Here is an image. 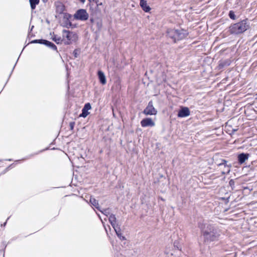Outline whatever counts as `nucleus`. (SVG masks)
Segmentation results:
<instances>
[{
    "mask_svg": "<svg viewBox=\"0 0 257 257\" xmlns=\"http://www.w3.org/2000/svg\"><path fill=\"white\" fill-rule=\"evenodd\" d=\"M11 75V74H10L9 77H10Z\"/></svg>",
    "mask_w": 257,
    "mask_h": 257,
    "instance_id": "nucleus-48",
    "label": "nucleus"
},
{
    "mask_svg": "<svg viewBox=\"0 0 257 257\" xmlns=\"http://www.w3.org/2000/svg\"><path fill=\"white\" fill-rule=\"evenodd\" d=\"M19 59V58H18L17 61H18Z\"/></svg>",
    "mask_w": 257,
    "mask_h": 257,
    "instance_id": "nucleus-44",
    "label": "nucleus"
},
{
    "mask_svg": "<svg viewBox=\"0 0 257 257\" xmlns=\"http://www.w3.org/2000/svg\"><path fill=\"white\" fill-rule=\"evenodd\" d=\"M13 70H14L13 69V70H12V71H11V73H12V72H13Z\"/></svg>",
    "mask_w": 257,
    "mask_h": 257,
    "instance_id": "nucleus-42",
    "label": "nucleus"
},
{
    "mask_svg": "<svg viewBox=\"0 0 257 257\" xmlns=\"http://www.w3.org/2000/svg\"><path fill=\"white\" fill-rule=\"evenodd\" d=\"M14 166V164H11L9 166H8L7 169H6V170H9V169H10L11 168H13Z\"/></svg>",
    "mask_w": 257,
    "mask_h": 257,
    "instance_id": "nucleus-28",
    "label": "nucleus"
},
{
    "mask_svg": "<svg viewBox=\"0 0 257 257\" xmlns=\"http://www.w3.org/2000/svg\"><path fill=\"white\" fill-rule=\"evenodd\" d=\"M16 65V63L15 64V65L14 66V67H13V69H14V68L15 67V66Z\"/></svg>",
    "mask_w": 257,
    "mask_h": 257,
    "instance_id": "nucleus-38",
    "label": "nucleus"
},
{
    "mask_svg": "<svg viewBox=\"0 0 257 257\" xmlns=\"http://www.w3.org/2000/svg\"><path fill=\"white\" fill-rule=\"evenodd\" d=\"M219 234L216 231L215 232H210V240H215L216 239L218 238Z\"/></svg>",
    "mask_w": 257,
    "mask_h": 257,
    "instance_id": "nucleus-18",
    "label": "nucleus"
},
{
    "mask_svg": "<svg viewBox=\"0 0 257 257\" xmlns=\"http://www.w3.org/2000/svg\"><path fill=\"white\" fill-rule=\"evenodd\" d=\"M95 3H96V5H97V6H100V5H102V3H98V1H96Z\"/></svg>",
    "mask_w": 257,
    "mask_h": 257,
    "instance_id": "nucleus-29",
    "label": "nucleus"
},
{
    "mask_svg": "<svg viewBox=\"0 0 257 257\" xmlns=\"http://www.w3.org/2000/svg\"><path fill=\"white\" fill-rule=\"evenodd\" d=\"M90 21H91V22L92 23L93 22V20L92 19H91L90 20Z\"/></svg>",
    "mask_w": 257,
    "mask_h": 257,
    "instance_id": "nucleus-36",
    "label": "nucleus"
},
{
    "mask_svg": "<svg viewBox=\"0 0 257 257\" xmlns=\"http://www.w3.org/2000/svg\"><path fill=\"white\" fill-rule=\"evenodd\" d=\"M190 114L189 109L187 107H182L179 110L177 116L178 117H185L189 116Z\"/></svg>",
    "mask_w": 257,
    "mask_h": 257,
    "instance_id": "nucleus-7",
    "label": "nucleus"
},
{
    "mask_svg": "<svg viewBox=\"0 0 257 257\" xmlns=\"http://www.w3.org/2000/svg\"><path fill=\"white\" fill-rule=\"evenodd\" d=\"M80 1L81 3H82V4H84V2H85V0H79Z\"/></svg>",
    "mask_w": 257,
    "mask_h": 257,
    "instance_id": "nucleus-31",
    "label": "nucleus"
},
{
    "mask_svg": "<svg viewBox=\"0 0 257 257\" xmlns=\"http://www.w3.org/2000/svg\"><path fill=\"white\" fill-rule=\"evenodd\" d=\"M19 59V58H18L17 61H18Z\"/></svg>",
    "mask_w": 257,
    "mask_h": 257,
    "instance_id": "nucleus-45",
    "label": "nucleus"
},
{
    "mask_svg": "<svg viewBox=\"0 0 257 257\" xmlns=\"http://www.w3.org/2000/svg\"><path fill=\"white\" fill-rule=\"evenodd\" d=\"M11 75V74H10L9 77H10Z\"/></svg>",
    "mask_w": 257,
    "mask_h": 257,
    "instance_id": "nucleus-46",
    "label": "nucleus"
},
{
    "mask_svg": "<svg viewBox=\"0 0 257 257\" xmlns=\"http://www.w3.org/2000/svg\"><path fill=\"white\" fill-rule=\"evenodd\" d=\"M202 226H203V225H201V224L199 225V227L201 229V231H202L203 235L204 237L205 241H206L208 239V236L209 235V232L206 230H204Z\"/></svg>",
    "mask_w": 257,
    "mask_h": 257,
    "instance_id": "nucleus-20",
    "label": "nucleus"
},
{
    "mask_svg": "<svg viewBox=\"0 0 257 257\" xmlns=\"http://www.w3.org/2000/svg\"><path fill=\"white\" fill-rule=\"evenodd\" d=\"M43 1V3H46L48 2V0H42Z\"/></svg>",
    "mask_w": 257,
    "mask_h": 257,
    "instance_id": "nucleus-33",
    "label": "nucleus"
},
{
    "mask_svg": "<svg viewBox=\"0 0 257 257\" xmlns=\"http://www.w3.org/2000/svg\"><path fill=\"white\" fill-rule=\"evenodd\" d=\"M88 18L89 15L85 9H79L74 15V18L75 20L81 21H86Z\"/></svg>",
    "mask_w": 257,
    "mask_h": 257,
    "instance_id": "nucleus-5",
    "label": "nucleus"
},
{
    "mask_svg": "<svg viewBox=\"0 0 257 257\" xmlns=\"http://www.w3.org/2000/svg\"><path fill=\"white\" fill-rule=\"evenodd\" d=\"M143 113L146 115H156L157 113V110L153 106L152 101H150L147 107L144 109Z\"/></svg>",
    "mask_w": 257,
    "mask_h": 257,
    "instance_id": "nucleus-6",
    "label": "nucleus"
},
{
    "mask_svg": "<svg viewBox=\"0 0 257 257\" xmlns=\"http://www.w3.org/2000/svg\"><path fill=\"white\" fill-rule=\"evenodd\" d=\"M6 161H12V159H6L5 160Z\"/></svg>",
    "mask_w": 257,
    "mask_h": 257,
    "instance_id": "nucleus-32",
    "label": "nucleus"
},
{
    "mask_svg": "<svg viewBox=\"0 0 257 257\" xmlns=\"http://www.w3.org/2000/svg\"><path fill=\"white\" fill-rule=\"evenodd\" d=\"M97 75L100 83L102 85L105 84L106 80L104 73L101 70H98L97 72Z\"/></svg>",
    "mask_w": 257,
    "mask_h": 257,
    "instance_id": "nucleus-10",
    "label": "nucleus"
},
{
    "mask_svg": "<svg viewBox=\"0 0 257 257\" xmlns=\"http://www.w3.org/2000/svg\"><path fill=\"white\" fill-rule=\"evenodd\" d=\"M11 75V74H10L9 77H10Z\"/></svg>",
    "mask_w": 257,
    "mask_h": 257,
    "instance_id": "nucleus-47",
    "label": "nucleus"
},
{
    "mask_svg": "<svg viewBox=\"0 0 257 257\" xmlns=\"http://www.w3.org/2000/svg\"><path fill=\"white\" fill-rule=\"evenodd\" d=\"M248 154H241L238 156V161L240 163H243L248 159Z\"/></svg>",
    "mask_w": 257,
    "mask_h": 257,
    "instance_id": "nucleus-16",
    "label": "nucleus"
},
{
    "mask_svg": "<svg viewBox=\"0 0 257 257\" xmlns=\"http://www.w3.org/2000/svg\"><path fill=\"white\" fill-rule=\"evenodd\" d=\"M212 160L213 163L218 166L219 170L222 174H228L230 172L231 165L227 164V162L225 160L220 158L219 155L213 157Z\"/></svg>",
    "mask_w": 257,
    "mask_h": 257,
    "instance_id": "nucleus-1",
    "label": "nucleus"
},
{
    "mask_svg": "<svg viewBox=\"0 0 257 257\" xmlns=\"http://www.w3.org/2000/svg\"><path fill=\"white\" fill-rule=\"evenodd\" d=\"M229 16L231 19L234 20L235 19V15L232 11L229 12Z\"/></svg>",
    "mask_w": 257,
    "mask_h": 257,
    "instance_id": "nucleus-24",
    "label": "nucleus"
},
{
    "mask_svg": "<svg viewBox=\"0 0 257 257\" xmlns=\"http://www.w3.org/2000/svg\"><path fill=\"white\" fill-rule=\"evenodd\" d=\"M34 26H32L31 28V29H30V32L32 31L33 29L34 28Z\"/></svg>",
    "mask_w": 257,
    "mask_h": 257,
    "instance_id": "nucleus-34",
    "label": "nucleus"
},
{
    "mask_svg": "<svg viewBox=\"0 0 257 257\" xmlns=\"http://www.w3.org/2000/svg\"><path fill=\"white\" fill-rule=\"evenodd\" d=\"M90 2H92V1H94L95 0H88Z\"/></svg>",
    "mask_w": 257,
    "mask_h": 257,
    "instance_id": "nucleus-37",
    "label": "nucleus"
},
{
    "mask_svg": "<svg viewBox=\"0 0 257 257\" xmlns=\"http://www.w3.org/2000/svg\"><path fill=\"white\" fill-rule=\"evenodd\" d=\"M117 237L119 238L121 240H124L126 239L125 236H123L121 233V229L119 227H115L114 229Z\"/></svg>",
    "mask_w": 257,
    "mask_h": 257,
    "instance_id": "nucleus-14",
    "label": "nucleus"
},
{
    "mask_svg": "<svg viewBox=\"0 0 257 257\" xmlns=\"http://www.w3.org/2000/svg\"><path fill=\"white\" fill-rule=\"evenodd\" d=\"M140 5L145 12H149L151 10V8L148 5L146 0H140Z\"/></svg>",
    "mask_w": 257,
    "mask_h": 257,
    "instance_id": "nucleus-11",
    "label": "nucleus"
},
{
    "mask_svg": "<svg viewBox=\"0 0 257 257\" xmlns=\"http://www.w3.org/2000/svg\"><path fill=\"white\" fill-rule=\"evenodd\" d=\"M233 183H234V182H233V180H230V181H229V184H230V185H232V184H233Z\"/></svg>",
    "mask_w": 257,
    "mask_h": 257,
    "instance_id": "nucleus-30",
    "label": "nucleus"
},
{
    "mask_svg": "<svg viewBox=\"0 0 257 257\" xmlns=\"http://www.w3.org/2000/svg\"><path fill=\"white\" fill-rule=\"evenodd\" d=\"M62 35L64 38H66L67 39V41L64 42L66 45L70 44L73 41H75L77 38L76 34L66 30H63Z\"/></svg>",
    "mask_w": 257,
    "mask_h": 257,
    "instance_id": "nucleus-4",
    "label": "nucleus"
},
{
    "mask_svg": "<svg viewBox=\"0 0 257 257\" xmlns=\"http://www.w3.org/2000/svg\"><path fill=\"white\" fill-rule=\"evenodd\" d=\"M13 70H14L13 69V70H12V71H11V73H12V72H13Z\"/></svg>",
    "mask_w": 257,
    "mask_h": 257,
    "instance_id": "nucleus-40",
    "label": "nucleus"
},
{
    "mask_svg": "<svg viewBox=\"0 0 257 257\" xmlns=\"http://www.w3.org/2000/svg\"><path fill=\"white\" fill-rule=\"evenodd\" d=\"M44 39H36L32 40L30 43L32 44L38 43L40 44H43Z\"/></svg>",
    "mask_w": 257,
    "mask_h": 257,
    "instance_id": "nucleus-22",
    "label": "nucleus"
},
{
    "mask_svg": "<svg viewBox=\"0 0 257 257\" xmlns=\"http://www.w3.org/2000/svg\"><path fill=\"white\" fill-rule=\"evenodd\" d=\"M19 59V58H18L17 61H18Z\"/></svg>",
    "mask_w": 257,
    "mask_h": 257,
    "instance_id": "nucleus-43",
    "label": "nucleus"
},
{
    "mask_svg": "<svg viewBox=\"0 0 257 257\" xmlns=\"http://www.w3.org/2000/svg\"><path fill=\"white\" fill-rule=\"evenodd\" d=\"M79 51L78 49H75L73 52V55L75 58H76L78 57V56L79 55Z\"/></svg>",
    "mask_w": 257,
    "mask_h": 257,
    "instance_id": "nucleus-23",
    "label": "nucleus"
},
{
    "mask_svg": "<svg viewBox=\"0 0 257 257\" xmlns=\"http://www.w3.org/2000/svg\"><path fill=\"white\" fill-rule=\"evenodd\" d=\"M99 211L102 213H103V214H104L105 215H106L107 216L110 214L109 208H106V209H103V210H101L100 209V210H99Z\"/></svg>",
    "mask_w": 257,
    "mask_h": 257,
    "instance_id": "nucleus-21",
    "label": "nucleus"
},
{
    "mask_svg": "<svg viewBox=\"0 0 257 257\" xmlns=\"http://www.w3.org/2000/svg\"><path fill=\"white\" fill-rule=\"evenodd\" d=\"M91 109V106L90 103L85 104L82 109V113L79 115L80 117H86L89 114L88 110Z\"/></svg>",
    "mask_w": 257,
    "mask_h": 257,
    "instance_id": "nucleus-9",
    "label": "nucleus"
},
{
    "mask_svg": "<svg viewBox=\"0 0 257 257\" xmlns=\"http://www.w3.org/2000/svg\"><path fill=\"white\" fill-rule=\"evenodd\" d=\"M248 28L246 21L234 24L229 27L230 31L232 34H239L246 31Z\"/></svg>",
    "mask_w": 257,
    "mask_h": 257,
    "instance_id": "nucleus-3",
    "label": "nucleus"
},
{
    "mask_svg": "<svg viewBox=\"0 0 257 257\" xmlns=\"http://www.w3.org/2000/svg\"><path fill=\"white\" fill-rule=\"evenodd\" d=\"M108 220L113 229H114L115 227H119L118 224H116V218L115 215L110 214L108 218Z\"/></svg>",
    "mask_w": 257,
    "mask_h": 257,
    "instance_id": "nucleus-12",
    "label": "nucleus"
},
{
    "mask_svg": "<svg viewBox=\"0 0 257 257\" xmlns=\"http://www.w3.org/2000/svg\"><path fill=\"white\" fill-rule=\"evenodd\" d=\"M3 161V160H0V162H2Z\"/></svg>",
    "mask_w": 257,
    "mask_h": 257,
    "instance_id": "nucleus-39",
    "label": "nucleus"
},
{
    "mask_svg": "<svg viewBox=\"0 0 257 257\" xmlns=\"http://www.w3.org/2000/svg\"><path fill=\"white\" fill-rule=\"evenodd\" d=\"M6 223H7V222H5V223H4V225H4V226H5V225H6Z\"/></svg>",
    "mask_w": 257,
    "mask_h": 257,
    "instance_id": "nucleus-35",
    "label": "nucleus"
},
{
    "mask_svg": "<svg viewBox=\"0 0 257 257\" xmlns=\"http://www.w3.org/2000/svg\"><path fill=\"white\" fill-rule=\"evenodd\" d=\"M34 155H31L29 156V157H28L27 158H24V159H22V160H16L15 161V162H19L21 161H24V160H27V159H28L29 158H30L31 157H33Z\"/></svg>",
    "mask_w": 257,
    "mask_h": 257,
    "instance_id": "nucleus-26",
    "label": "nucleus"
},
{
    "mask_svg": "<svg viewBox=\"0 0 257 257\" xmlns=\"http://www.w3.org/2000/svg\"><path fill=\"white\" fill-rule=\"evenodd\" d=\"M40 0H29L31 8L32 10H34L36 8V5L39 3Z\"/></svg>",
    "mask_w": 257,
    "mask_h": 257,
    "instance_id": "nucleus-19",
    "label": "nucleus"
},
{
    "mask_svg": "<svg viewBox=\"0 0 257 257\" xmlns=\"http://www.w3.org/2000/svg\"><path fill=\"white\" fill-rule=\"evenodd\" d=\"M89 202L97 210H100V208L99 206L98 202L94 198H92V197H91L89 200Z\"/></svg>",
    "mask_w": 257,
    "mask_h": 257,
    "instance_id": "nucleus-15",
    "label": "nucleus"
},
{
    "mask_svg": "<svg viewBox=\"0 0 257 257\" xmlns=\"http://www.w3.org/2000/svg\"><path fill=\"white\" fill-rule=\"evenodd\" d=\"M141 124L143 127L154 126L155 124L151 118L147 117L143 119L141 121Z\"/></svg>",
    "mask_w": 257,
    "mask_h": 257,
    "instance_id": "nucleus-8",
    "label": "nucleus"
},
{
    "mask_svg": "<svg viewBox=\"0 0 257 257\" xmlns=\"http://www.w3.org/2000/svg\"><path fill=\"white\" fill-rule=\"evenodd\" d=\"M75 125V122L72 121L69 123V126L71 130H73Z\"/></svg>",
    "mask_w": 257,
    "mask_h": 257,
    "instance_id": "nucleus-25",
    "label": "nucleus"
},
{
    "mask_svg": "<svg viewBox=\"0 0 257 257\" xmlns=\"http://www.w3.org/2000/svg\"><path fill=\"white\" fill-rule=\"evenodd\" d=\"M72 23L69 22L68 20H67L66 22V27L68 28L69 27H71Z\"/></svg>",
    "mask_w": 257,
    "mask_h": 257,
    "instance_id": "nucleus-27",
    "label": "nucleus"
},
{
    "mask_svg": "<svg viewBox=\"0 0 257 257\" xmlns=\"http://www.w3.org/2000/svg\"><path fill=\"white\" fill-rule=\"evenodd\" d=\"M188 33L183 29H169L167 36L172 39L174 42L182 40L187 37Z\"/></svg>",
    "mask_w": 257,
    "mask_h": 257,
    "instance_id": "nucleus-2",
    "label": "nucleus"
},
{
    "mask_svg": "<svg viewBox=\"0 0 257 257\" xmlns=\"http://www.w3.org/2000/svg\"><path fill=\"white\" fill-rule=\"evenodd\" d=\"M43 45L47 46L48 47L50 48L53 50L57 51V46L54 43H52L50 41L44 39V41Z\"/></svg>",
    "mask_w": 257,
    "mask_h": 257,
    "instance_id": "nucleus-13",
    "label": "nucleus"
},
{
    "mask_svg": "<svg viewBox=\"0 0 257 257\" xmlns=\"http://www.w3.org/2000/svg\"><path fill=\"white\" fill-rule=\"evenodd\" d=\"M51 39L57 44H61L62 42V40L60 37H58L54 34H53V36Z\"/></svg>",
    "mask_w": 257,
    "mask_h": 257,
    "instance_id": "nucleus-17",
    "label": "nucleus"
},
{
    "mask_svg": "<svg viewBox=\"0 0 257 257\" xmlns=\"http://www.w3.org/2000/svg\"><path fill=\"white\" fill-rule=\"evenodd\" d=\"M13 70H14L13 69V70H12V71H11V73H12V72H13Z\"/></svg>",
    "mask_w": 257,
    "mask_h": 257,
    "instance_id": "nucleus-41",
    "label": "nucleus"
}]
</instances>
